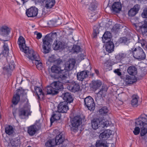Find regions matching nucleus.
Masks as SVG:
<instances>
[{"mask_svg": "<svg viewBox=\"0 0 147 147\" xmlns=\"http://www.w3.org/2000/svg\"><path fill=\"white\" fill-rule=\"evenodd\" d=\"M111 33L109 31L106 32L104 34L102 37L103 42H107V41H111V38L112 37Z\"/></svg>", "mask_w": 147, "mask_h": 147, "instance_id": "obj_32", "label": "nucleus"}, {"mask_svg": "<svg viewBox=\"0 0 147 147\" xmlns=\"http://www.w3.org/2000/svg\"><path fill=\"white\" fill-rule=\"evenodd\" d=\"M41 127V125L39 123H35L27 127V132L30 136H33L39 130Z\"/></svg>", "mask_w": 147, "mask_h": 147, "instance_id": "obj_8", "label": "nucleus"}, {"mask_svg": "<svg viewBox=\"0 0 147 147\" xmlns=\"http://www.w3.org/2000/svg\"><path fill=\"white\" fill-rule=\"evenodd\" d=\"M121 6L119 2H115L112 5L111 10L114 13H118L121 10Z\"/></svg>", "mask_w": 147, "mask_h": 147, "instance_id": "obj_26", "label": "nucleus"}, {"mask_svg": "<svg viewBox=\"0 0 147 147\" xmlns=\"http://www.w3.org/2000/svg\"><path fill=\"white\" fill-rule=\"evenodd\" d=\"M45 89L48 94L55 95L58 94V91H56L54 88L51 85L50 86H47Z\"/></svg>", "mask_w": 147, "mask_h": 147, "instance_id": "obj_28", "label": "nucleus"}, {"mask_svg": "<svg viewBox=\"0 0 147 147\" xmlns=\"http://www.w3.org/2000/svg\"><path fill=\"white\" fill-rule=\"evenodd\" d=\"M24 38L22 36H20L18 39L17 43L19 45L20 50L24 52L28 56L30 54V51L33 50L32 49H30L29 47L26 46Z\"/></svg>", "mask_w": 147, "mask_h": 147, "instance_id": "obj_4", "label": "nucleus"}, {"mask_svg": "<svg viewBox=\"0 0 147 147\" xmlns=\"http://www.w3.org/2000/svg\"><path fill=\"white\" fill-rule=\"evenodd\" d=\"M107 89L104 86H102V88L97 94V96L95 98V100L98 105H101L102 103V96L107 91Z\"/></svg>", "mask_w": 147, "mask_h": 147, "instance_id": "obj_12", "label": "nucleus"}, {"mask_svg": "<svg viewBox=\"0 0 147 147\" xmlns=\"http://www.w3.org/2000/svg\"><path fill=\"white\" fill-rule=\"evenodd\" d=\"M141 15L144 18H147V8H145L144 9Z\"/></svg>", "mask_w": 147, "mask_h": 147, "instance_id": "obj_51", "label": "nucleus"}, {"mask_svg": "<svg viewBox=\"0 0 147 147\" xmlns=\"http://www.w3.org/2000/svg\"><path fill=\"white\" fill-rule=\"evenodd\" d=\"M30 55L27 57L32 60H35L36 61L35 64L37 68L39 70L42 69V64L40 61V58L38 55L36 54L33 50L30 51Z\"/></svg>", "mask_w": 147, "mask_h": 147, "instance_id": "obj_5", "label": "nucleus"}, {"mask_svg": "<svg viewBox=\"0 0 147 147\" xmlns=\"http://www.w3.org/2000/svg\"><path fill=\"white\" fill-rule=\"evenodd\" d=\"M10 144L12 146L11 147H16L17 146V145L16 142L13 140H12L11 141Z\"/></svg>", "mask_w": 147, "mask_h": 147, "instance_id": "obj_57", "label": "nucleus"}, {"mask_svg": "<svg viewBox=\"0 0 147 147\" xmlns=\"http://www.w3.org/2000/svg\"><path fill=\"white\" fill-rule=\"evenodd\" d=\"M120 70L119 69H115L114 71V72L117 74L118 76H120L121 75V72L120 71Z\"/></svg>", "mask_w": 147, "mask_h": 147, "instance_id": "obj_56", "label": "nucleus"}, {"mask_svg": "<svg viewBox=\"0 0 147 147\" xmlns=\"http://www.w3.org/2000/svg\"><path fill=\"white\" fill-rule=\"evenodd\" d=\"M55 60H56L55 59V58H54V56L52 55L51 57H49V58L48 59V62L54 63Z\"/></svg>", "mask_w": 147, "mask_h": 147, "instance_id": "obj_54", "label": "nucleus"}, {"mask_svg": "<svg viewBox=\"0 0 147 147\" xmlns=\"http://www.w3.org/2000/svg\"><path fill=\"white\" fill-rule=\"evenodd\" d=\"M127 71L129 74L134 76L137 73V69L133 65L129 67L128 68Z\"/></svg>", "mask_w": 147, "mask_h": 147, "instance_id": "obj_33", "label": "nucleus"}, {"mask_svg": "<svg viewBox=\"0 0 147 147\" xmlns=\"http://www.w3.org/2000/svg\"><path fill=\"white\" fill-rule=\"evenodd\" d=\"M111 131L109 129L104 131L100 134L99 136L100 139L106 141L111 135Z\"/></svg>", "mask_w": 147, "mask_h": 147, "instance_id": "obj_25", "label": "nucleus"}, {"mask_svg": "<svg viewBox=\"0 0 147 147\" xmlns=\"http://www.w3.org/2000/svg\"><path fill=\"white\" fill-rule=\"evenodd\" d=\"M96 147H108L107 142L100 139L97 140L96 143Z\"/></svg>", "mask_w": 147, "mask_h": 147, "instance_id": "obj_34", "label": "nucleus"}, {"mask_svg": "<svg viewBox=\"0 0 147 147\" xmlns=\"http://www.w3.org/2000/svg\"><path fill=\"white\" fill-rule=\"evenodd\" d=\"M38 1L40 3H43L46 0H38Z\"/></svg>", "mask_w": 147, "mask_h": 147, "instance_id": "obj_60", "label": "nucleus"}, {"mask_svg": "<svg viewBox=\"0 0 147 147\" xmlns=\"http://www.w3.org/2000/svg\"><path fill=\"white\" fill-rule=\"evenodd\" d=\"M84 105L87 107L88 110H94L95 108V105L93 98L90 96H88L84 99Z\"/></svg>", "mask_w": 147, "mask_h": 147, "instance_id": "obj_10", "label": "nucleus"}, {"mask_svg": "<svg viewBox=\"0 0 147 147\" xmlns=\"http://www.w3.org/2000/svg\"><path fill=\"white\" fill-rule=\"evenodd\" d=\"M94 74H92V75H92V76H94Z\"/></svg>", "mask_w": 147, "mask_h": 147, "instance_id": "obj_63", "label": "nucleus"}, {"mask_svg": "<svg viewBox=\"0 0 147 147\" xmlns=\"http://www.w3.org/2000/svg\"><path fill=\"white\" fill-rule=\"evenodd\" d=\"M38 9L35 7H31L28 9L26 11L27 16L29 17H35L38 14Z\"/></svg>", "mask_w": 147, "mask_h": 147, "instance_id": "obj_18", "label": "nucleus"}, {"mask_svg": "<svg viewBox=\"0 0 147 147\" xmlns=\"http://www.w3.org/2000/svg\"><path fill=\"white\" fill-rule=\"evenodd\" d=\"M63 82L60 81L54 82L51 84V85L53 87L56 91H58V94L59 92L62 91V90L63 89Z\"/></svg>", "mask_w": 147, "mask_h": 147, "instance_id": "obj_20", "label": "nucleus"}, {"mask_svg": "<svg viewBox=\"0 0 147 147\" xmlns=\"http://www.w3.org/2000/svg\"><path fill=\"white\" fill-rule=\"evenodd\" d=\"M67 103L63 101L60 102L58 105L57 108L59 112L61 113H65L69 110V107L67 105Z\"/></svg>", "mask_w": 147, "mask_h": 147, "instance_id": "obj_19", "label": "nucleus"}, {"mask_svg": "<svg viewBox=\"0 0 147 147\" xmlns=\"http://www.w3.org/2000/svg\"><path fill=\"white\" fill-rule=\"evenodd\" d=\"M25 90L22 88L19 89L17 90L16 94L14 95L12 102L13 104L16 105L20 100V96L24 95L26 94Z\"/></svg>", "mask_w": 147, "mask_h": 147, "instance_id": "obj_13", "label": "nucleus"}, {"mask_svg": "<svg viewBox=\"0 0 147 147\" xmlns=\"http://www.w3.org/2000/svg\"><path fill=\"white\" fill-rule=\"evenodd\" d=\"M65 43L64 42L57 40H56L53 45L54 49L55 50L63 49L65 47Z\"/></svg>", "mask_w": 147, "mask_h": 147, "instance_id": "obj_24", "label": "nucleus"}, {"mask_svg": "<svg viewBox=\"0 0 147 147\" xmlns=\"http://www.w3.org/2000/svg\"><path fill=\"white\" fill-rule=\"evenodd\" d=\"M57 36V33L54 32L52 34H48L42 39V47L44 53H47L50 52L51 43L52 42L53 38L56 37Z\"/></svg>", "mask_w": 147, "mask_h": 147, "instance_id": "obj_3", "label": "nucleus"}, {"mask_svg": "<svg viewBox=\"0 0 147 147\" xmlns=\"http://www.w3.org/2000/svg\"><path fill=\"white\" fill-rule=\"evenodd\" d=\"M14 68L15 66L14 64H9L8 67H7V70L8 72L14 69Z\"/></svg>", "mask_w": 147, "mask_h": 147, "instance_id": "obj_53", "label": "nucleus"}, {"mask_svg": "<svg viewBox=\"0 0 147 147\" xmlns=\"http://www.w3.org/2000/svg\"><path fill=\"white\" fill-rule=\"evenodd\" d=\"M140 129L138 126H136L133 131L134 134L135 135L138 134L140 131Z\"/></svg>", "mask_w": 147, "mask_h": 147, "instance_id": "obj_52", "label": "nucleus"}, {"mask_svg": "<svg viewBox=\"0 0 147 147\" xmlns=\"http://www.w3.org/2000/svg\"><path fill=\"white\" fill-rule=\"evenodd\" d=\"M55 64L58 67H61V65H63V61L60 59H58L55 61L54 62Z\"/></svg>", "mask_w": 147, "mask_h": 147, "instance_id": "obj_47", "label": "nucleus"}, {"mask_svg": "<svg viewBox=\"0 0 147 147\" xmlns=\"http://www.w3.org/2000/svg\"><path fill=\"white\" fill-rule=\"evenodd\" d=\"M85 56V55H84L83 54H81L79 55L80 59L81 60H83L84 59V57Z\"/></svg>", "mask_w": 147, "mask_h": 147, "instance_id": "obj_59", "label": "nucleus"}, {"mask_svg": "<svg viewBox=\"0 0 147 147\" xmlns=\"http://www.w3.org/2000/svg\"><path fill=\"white\" fill-rule=\"evenodd\" d=\"M119 42L120 43H123L127 44L129 42V39L125 37L121 38L119 39Z\"/></svg>", "mask_w": 147, "mask_h": 147, "instance_id": "obj_48", "label": "nucleus"}, {"mask_svg": "<svg viewBox=\"0 0 147 147\" xmlns=\"http://www.w3.org/2000/svg\"><path fill=\"white\" fill-rule=\"evenodd\" d=\"M146 40L143 37V38L142 39L139 41V42L141 43L142 47L145 50L147 49V42L146 41Z\"/></svg>", "mask_w": 147, "mask_h": 147, "instance_id": "obj_44", "label": "nucleus"}, {"mask_svg": "<svg viewBox=\"0 0 147 147\" xmlns=\"http://www.w3.org/2000/svg\"><path fill=\"white\" fill-rule=\"evenodd\" d=\"M134 57L138 59L141 60L145 59L146 55L143 49L140 47L135 48L133 52Z\"/></svg>", "mask_w": 147, "mask_h": 147, "instance_id": "obj_7", "label": "nucleus"}, {"mask_svg": "<svg viewBox=\"0 0 147 147\" xmlns=\"http://www.w3.org/2000/svg\"><path fill=\"white\" fill-rule=\"evenodd\" d=\"M138 27L139 31L141 32L143 37L147 40V22H144L143 24L139 26Z\"/></svg>", "mask_w": 147, "mask_h": 147, "instance_id": "obj_21", "label": "nucleus"}, {"mask_svg": "<svg viewBox=\"0 0 147 147\" xmlns=\"http://www.w3.org/2000/svg\"><path fill=\"white\" fill-rule=\"evenodd\" d=\"M89 5L88 9L91 11L94 10L95 9V4L94 2H90L88 4Z\"/></svg>", "mask_w": 147, "mask_h": 147, "instance_id": "obj_50", "label": "nucleus"}, {"mask_svg": "<svg viewBox=\"0 0 147 147\" xmlns=\"http://www.w3.org/2000/svg\"><path fill=\"white\" fill-rule=\"evenodd\" d=\"M140 8L139 5L136 4L129 10L128 12V15L129 17H133L135 16L138 12Z\"/></svg>", "mask_w": 147, "mask_h": 147, "instance_id": "obj_17", "label": "nucleus"}, {"mask_svg": "<svg viewBox=\"0 0 147 147\" xmlns=\"http://www.w3.org/2000/svg\"><path fill=\"white\" fill-rule=\"evenodd\" d=\"M109 110L106 107H102L99 110L100 114L102 115H105L109 112Z\"/></svg>", "mask_w": 147, "mask_h": 147, "instance_id": "obj_42", "label": "nucleus"}, {"mask_svg": "<svg viewBox=\"0 0 147 147\" xmlns=\"http://www.w3.org/2000/svg\"><path fill=\"white\" fill-rule=\"evenodd\" d=\"M55 145V139L49 140L46 142L45 146L46 147H54Z\"/></svg>", "mask_w": 147, "mask_h": 147, "instance_id": "obj_40", "label": "nucleus"}, {"mask_svg": "<svg viewBox=\"0 0 147 147\" xmlns=\"http://www.w3.org/2000/svg\"><path fill=\"white\" fill-rule=\"evenodd\" d=\"M90 147H95L94 146H90Z\"/></svg>", "mask_w": 147, "mask_h": 147, "instance_id": "obj_64", "label": "nucleus"}, {"mask_svg": "<svg viewBox=\"0 0 147 147\" xmlns=\"http://www.w3.org/2000/svg\"><path fill=\"white\" fill-rule=\"evenodd\" d=\"M61 70V67H58L55 65H54L51 68V71L53 73L59 74Z\"/></svg>", "mask_w": 147, "mask_h": 147, "instance_id": "obj_38", "label": "nucleus"}, {"mask_svg": "<svg viewBox=\"0 0 147 147\" xmlns=\"http://www.w3.org/2000/svg\"><path fill=\"white\" fill-rule=\"evenodd\" d=\"M126 57V55L125 53H120L116 55L115 58L116 59L120 61L122 59L125 58Z\"/></svg>", "mask_w": 147, "mask_h": 147, "instance_id": "obj_45", "label": "nucleus"}, {"mask_svg": "<svg viewBox=\"0 0 147 147\" xmlns=\"http://www.w3.org/2000/svg\"><path fill=\"white\" fill-rule=\"evenodd\" d=\"M65 138L64 136L60 133L59 135H57L55 140V145H59L61 144L64 141Z\"/></svg>", "mask_w": 147, "mask_h": 147, "instance_id": "obj_29", "label": "nucleus"}, {"mask_svg": "<svg viewBox=\"0 0 147 147\" xmlns=\"http://www.w3.org/2000/svg\"><path fill=\"white\" fill-rule=\"evenodd\" d=\"M92 88L95 90L100 86L102 82L101 81L99 80H93L92 81Z\"/></svg>", "mask_w": 147, "mask_h": 147, "instance_id": "obj_36", "label": "nucleus"}, {"mask_svg": "<svg viewBox=\"0 0 147 147\" xmlns=\"http://www.w3.org/2000/svg\"><path fill=\"white\" fill-rule=\"evenodd\" d=\"M95 73L98 75L99 73L97 69H95Z\"/></svg>", "mask_w": 147, "mask_h": 147, "instance_id": "obj_61", "label": "nucleus"}, {"mask_svg": "<svg viewBox=\"0 0 147 147\" xmlns=\"http://www.w3.org/2000/svg\"><path fill=\"white\" fill-rule=\"evenodd\" d=\"M5 132L8 135H11L14 132L13 128L10 125H9L5 128Z\"/></svg>", "mask_w": 147, "mask_h": 147, "instance_id": "obj_37", "label": "nucleus"}, {"mask_svg": "<svg viewBox=\"0 0 147 147\" xmlns=\"http://www.w3.org/2000/svg\"><path fill=\"white\" fill-rule=\"evenodd\" d=\"M82 119L80 116H77L75 117L71 121L72 127L71 130L76 132L77 131L78 127L82 123Z\"/></svg>", "mask_w": 147, "mask_h": 147, "instance_id": "obj_6", "label": "nucleus"}, {"mask_svg": "<svg viewBox=\"0 0 147 147\" xmlns=\"http://www.w3.org/2000/svg\"><path fill=\"white\" fill-rule=\"evenodd\" d=\"M67 88L71 92L75 93L78 92L80 88L79 83L77 82L73 81L68 85Z\"/></svg>", "mask_w": 147, "mask_h": 147, "instance_id": "obj_16", "label": "nucleus"}, {"mask_svg": "<svg viewBox=\"0 0 147 147\" xmlns=\"http://www.w3.org/2000/svg\"><path fill=\"white\" fill-rule=\"evenodd\" d=\"M76 61L74 59H70L65 64V69L61 70L58 74V79L64 84L68 83L69 81L67 80L69 74L68 71L71 70L74 68Z\"/></svg>", "mask_w": 147, "mask_h": 147, "instance_id": "obj_1", "label": "nucleus"}, {"mask_svg": "<svg viewBox=\"0 0 147 147\" xmlns=\"http://www.w3.org/2000/svg\"><path fill=\"white\" fill-rule=\"evenodd\" d=\"M31 112L30 111V107L27 105L23 108L20 109L18 110V115L19 117L23 119L24 117L30 115Z\"/></svg>", "mask_w": 147, "mask_h": 147, "instance_id": "obj_9", "label": "nucleus"}, {"mask_svg": "<svg viewBox=\"0 0 147 147\" xmlns=\"http://www.w3.org/2000/svg\"><path fill=\"white\" fill-rule=\"evenodd\" d=\"M23 3L24 4L25 2H26L28 0H21Z\"/></svg>", "mask_w": 147, "mask_h": 147, "instance_id": "obj_62", "label": "nucleus"}, {"mask_svg": "<svg viewBox=\"0 0 147 147\" xmlns=\"http://www.w3.org/2000/svg\"><path fill=\"white\" fill-rule=\"evenodd\" d=\"M34 92L36 93L38 99H40L41 97L42 98L45 96V94L40 87L35 86L34 88Z\"/></svg>", "mask_w": 147, "mask_h": 147, "instance_id": "obj_30", "label": "nucleus"}, {"mask_svg": "<svg viewBox=\"0 0 147 147\" xmlns=\"http://www.w3.org/2000/svg\"><path fill=\"white\" fill-rule=\"evenodd\" d=\"M139 98L138 96L136 94L133 95L131 97V104L133 107H137L138 106V99Z\"/></svg>", "mask_w": 147, "mask_h": 147, "instance_id": "obj_35", "label": "nucleus"}, {"mask_svg": "<svg viewBox=\"0 0 147 147\" xmlns=\"http://www.w3.org/2000/svg\"><path fill=\"white\" fill-rule=\"evenodd\" d=\"M102 116L99 117L97 118H94L91 121V125L92 128L96 130L100 126L101 124L104 122H103V119Z\"/></svg>", "mask_w": 147, "mask_h": 147, "instance_id": "obj_14", "label": "nucleus"}, {"mask_svg": "<svg viewBox=\"0 0 147 147\" xmlns=\"http://www.w3.org/2000/svg\"><path fill=\"white\" fill-rule=\"evenodd\" d=\"M81 49L79 46L76 45H74L71 49V51L73 53H78L80 52Z\"/></svg>", "mask_w": 147, "mask_h": 147, "instance_id": "obj_46", "label": "nucleus"}, {"mask_svg": "<svg viewBox=\"0 0 147 147\" xmlns=\"http://www.w3.org/2000/svg\"><path fill=\"white\" fill-rule=\"evenodd\" d=\"M99 33V28L97 26H94L93 28V35L94 37L95 38L97 36V35Z\"/></svg>", "mask_w": 147, "mask_h": 147, "instance_id": "obj_49", "label": "nucleus"}, {"mask_svg": "<svg viewBox=\"0 0 147 147\" xmlns=\"http://www.w3.org/2000/svg\"><path fill=\"white\" fill-rule=\"evenodd\" d=\"M120 26L119 24H115L113 27V29L115 31H118L117 30L120 29Z\"/></svg>", "mask_w": 147, "mask_h": 147, "instance_id": "obj_55", "label": "nucleus"}, {"mask_svg": "<svg viewBox=\"0 0 147 147\" xmlns=\"http://www.w3.org/2000/svg\"><path fill=\"white\" fill-rule=\"evenodd\" d=\"M104 42H106L105 45V48L107 51L109 53L113 52L114 51V45L113 42L110 41Z\"/></svg>", "mask_w": 147, "mask_h": 147, "instance_id": "obj_27", "label": "nucleus"}, {"mask_svg": "<svg viewBox=\"0 0 147 147\" xmlns=\"http://www.w3.org/2000/svg\"><path fill=\"white\" fill-rule=\"evenodd\" d=\"M61 93L62 95L60 96L63 98L65 100L64 101L66 102L67 103H70L73 102L74 98L71 93L67 92H65L63 91L61 92Z\"/></svg>", "mask_w": 147, "mask_h": 147, "instance_id": "obj_15", "label": "nucleus"}, {"mask_svg": "<svg viewBox=\"0 0 147 147\" xmlns=\"http://www.w3.org/2000/svg\"><path fill=\"white\" fill-rule=\"evenodd\" d=\"M90 72L88 70H84L77 74V78L78 80L83 81L85 79L87 78Z\"/></svg>", "mask_w": 147, "mask_h": 147, "instance_id": "obj_22", "label": "nucleus"}, {"mask_svg": "<svg viewBox=\"0 0 147 147\" xmlns=\"http://www.w3.org/2000/svg\"><path fill=\"white\" fill-rule=\"evenodd\" d=\"M10 32V29L7 26H3L0 27V35L2 37L6 38L5 39H2L1 38H0V39L4 41H7L8 40H7V37H8V35Z\"/></svg>", "mask_w": 147, "mask_h": 147, "instance_id": "obj_11", "label": "nucleus"}, {"mask_svg": "<svg viewBox=\"0 0 147 147\" xmlns=\"http://www.w3.org/2000/svg\"><path fill=\"white\" fill-rule=\"evenodd\" d=\"M146 40L143 37V38L142 39L139 41V42L141 43L142 47L145 50L147 49V42L146 41Z\"/></svg>", "mask_w": 147, "mask_h": 147, "instance_id": "obj_43", "label": "nucleus"}, {"mask_svg": "<svg viewBox=\"0 0 147 147\" xmlns=\"http://www.w3.org/2000/svg\"><path fill=\"white\" fill-rule=\"evenodd\" d=\"M147 121V115L145 114L141 115L136 119L135 125L142 128L140 132L141 136H144L147 133V123H146Z\"/></svg>", "mask_w": 147, "mask_h": 147, "instance_id": "obj_2", "label": "nucleus"}, {"mask_svg": "<svg viewBox=\"0 0 147 147\" xmlns=\"http://www.w3.org/2000/svg\"><path fill=\"white\" fill-rule=\"evenodd\" d=\"M36 38L37 39H40L42 36V34L40 33H38L36 34Z\"/></svg>", "mask_w": 147, "mask_h": 147, "instance_id": "obj_58", "label": "nucleus"}, {"mask_svg": "<svg viewBox=\"0 0 147 147\" xmlns=\"http://www.w3.org/2000/svg\"><path fill=\"white\" fill-rule=\"evenodd\" d=\"M137 81L136 78L135 76L132 77L127 75L125 79V81L127 84H131L136 82Z\"/></svg>", "mask_w": 147, "mask_h": 147, "instance_id": "obj_31", "label": "nucleus"}, {"mask_svg": "<svg viewBox=\"0 0 147 147\" xmlns=\"http://www.w3.org/2000/svg\"><path fill=\"white\" fill-rule=\"evenodd\" d=\"M3 49L2 52V54L4 56L8 55L9 49L7 44L6 43H4V45L3 46Z\"/></svg>", "mask_w": 147, "mask_h": 147, "instance_id": "obj_39", "label": "nucleus"}, {"mask_svg": "<svg viewBox=\"0 0 147 147\" xmlns=\"http://www.w3.org/2000/svg\"><path fill=\"white\" fill-rule=\"evenodd\" d=\"M45 3V7L48 9L51 8L55 4V0H47Z\"/></svg>", "mask_w": 147, "mask_h": 147, "instance_id": "obj_41", "label": "nucleus"}, {"mask_svg": "<svg viewBox=\"0 0 147 147\" xmlns=\"http://www.w3.org/2000/svg\"><path fill=\"white\" fill-rule=\"evenodd\" d=\"M61 113L59 111H55L53 113L52 116L50 119L51 124L52 125L54 121L60 119L62 115Z\"/></svg>", "mask_w": 147, "mask_h": 147, "instance_id": "obj_23", "label": "nucleus"}]
</instances>
